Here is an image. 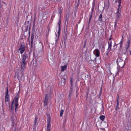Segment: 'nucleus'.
I'll use <instances>...</instances> for the list:
<instances>
[{"mask_svg": "<svg viewBox=\"0 0 131 131\" xmlns=\"http://www.w3.org/2000/svg\"><path fill=\"white\" fill-rule=\"evenodd\" d=\"M93 53L96 57H98L100 55V52L99 50L97 49H95L93 51Z\"/></svg>", "mask_w": 131, "mask_h": 131, "instance_id": "obj_10", "label": "nucleus"}, {"mask_svg": "<svg viewBox=\"0 0 131 131\" xmlns=\"http://www.w3.org/2000/svg\"><path fill=\"white\" fill-rule=\"evenodd\" d=\"M87 51H88V49H86L84 52L85 54H86V53H87Z\"/></svg>", "mask_w": 131, "mask_h": 131, "instance_id": "obj_46", "label": "nucleus"}, {"mask_svg": "<svg viewBox=\"0 0 131 131\" xmlns=\"http://www.w3.org/2000/svg\"><path fill=\"white\" fill-rule=\"evenodd\" d=\"M102 88L101 87V90H100V94L99 95H101V91H102Z\"/></svg>", "mask_w": 131, "mask_h": 131, "instance_id": "obj_47", "label": "nucleus"}, {"mask_svg": "<svg viewBox=\"0 0 131 131\" xmlns=\"http://www.w3.org/2000/svg\"><path fill=\"white\" fill-rule=\"evenodd\" d=\"M66 79L64 78H63L61 79V80L60 82V83L62 85L64 86L65 85Z\"/></svg>", "mask_w": 131, "mask_h": 131, "instance_id": "obj_13", "label": "nucleus"}, {"mask_svg": "<svg viewBox=\"0 0 131 131\" xmlns=\"http://www.w3.org/2000/svg\"><path fill=\"white\" fill-rule=\"evenodd\" d=\"M44 105H47L48 101L45 100L44 101Z\"/></svg>", "mask_w": 131, "mask_h": 131, "instance_id": "obj_33", "label": "nucleus"}, {"mask_svg": "<svg viewBox=\"0 0 131 131\" xmlns=\"http://www.w3.org/2000/svg\"><path fill=\"white\" fill-rule=\"evenodd\" d=\"M86 60L89 64H93L94 63V61L92 59H89V58H86Z\"/></svg>", "mask_w": 131, "mask_h": 131, "instance_id": "obj_12", "label": "nucleus"}, {"mask_svg": "<svg viewBox=\"0 0 131 131\" xmlns=\"http://www.w3.org/2000/svg\"><path fill=\"white\" fill-rule=\"evenodd\" d=\"M19 50H20V53L21 54L25 51V46L21 44L20 46V47Z\"/></svg>", "mask_w": 131, "mask_h": 131, "instance_id": "obj_9", "label": "nucleus"}, {"mask_svg": "<svg viewBox=\"0 0 131 131\" xmlns=\"http://www.w3.org/2000/svg\"><path fill=\"white\" fill-rule=\"evenodd\" d=\"M81 19H80L78 21V24H80V22H81Z\"/></svg>", "mask_w": 131, "mask_h": 131, "instance_id": "obj_44", "label": "nucleus"}, {"mask_svg": "<svg viewBox=\"0 0 131 131\" xmlns=\"http://www.w3.org/2000/svg\"><path fill=\"white\" fill-rule=\"evenodd\" d=\"M48 32L49 33V31H50V29H49V28H48Z\"/></svg>", "mask_w": 131, "mask_h": 131, "instance_id": "obj_52", "label": "nucleus"}, {"mask_svg": "<svg viewBox=\"0 0 131 131\" xmlns=\"http://www.w3.org/2000/svg\"><path fill=\"white\" fill-rule=\"evenodd\" d=\"M111 38H110L109 39V40H111Z\"/></svg>", "mask_w": 131, "mask_h": 131, "instance_id": "obj_56", "label": "nucleus"}, {"mask_svg": "<svg viewBox=\"0 0 131 131\" xmlns=\"http://www.w3.org/2000/svg\"><path fill=\"white\" fill-rule=\"evenodd\" d=\"M91 19H90L89 18V22H88L89 24L90 23V20H91Z\"/></svg>", "mask_w": 131, "mask_h": 131, "instance_id": "obj_51", "label": "nucleus"}, {"mask_svg": "<svg viewBox=\"0 0 131 131\" xmlns=\"http://www.w3.org/2000/svg\"><path fill=\"white\" fill-rule=\"evenodd\" d=\"M108 48L111 49L112 47V41H111L110 43L108 42Z\"/></svg>", "mask_w": 131, "mask_h": 131, "instance_id": "obj_28", "label": "nucleus"}, {"mask_svg": "<svg viewBox=\"0 0 131 131\" xmlns=\"http://www.w3.org/2000/svg\"><path fill=\"white\" fill-rule=\"evenodd\" d=\"M105 118V116L104 115H101L100 117V119L102 121H103Z\"/></svg>", "mask_w": 131, "mask_h": 131, "instance_id": "obj_25", "label": "nucleus"}, {"mask_svg": "<svg viewBox=\"0 0 131 131\" xmlns=\"http://www.w3.org/2000/svg\"><path fill=\"white\" fill-rule=\"evenodd\" d=\"M28 26H27L26 28V29H25V31H27L28 30Z\"/></svg>", "mask_w": 131, "mask_h": 131, "instance_id": "obj_43", "label": "nucleus"}, {"mask_svg": "<svg viewBox=\"0 0 131 131\" xmlns=\"http://www.w3.org/2000/svg\"><path fill=\"white\" fill-rule=\"evenodd\" d=\"M79 4H80V3H77V7H78L79 6Z\"/></svg>", "mask_w": 131, "mask_h": 131, "instance_id": "obj_53", "label": "nucleus"}, {"mask_svg": "<svg viewBox=\"0 0 131 131\" xmlns=\"http://www.w3.org/2000/svg\"><path fill=\"white\" fill-rule=\"evenodd\" d=\"M69 14H67L66 15V18L65 20V22L66 23L67 22V24L68 23V20L69 19Z\"/></svg>", "mask_w": 131, "mask_h": 131, "instance_id": "obj_19", "label": "nucleus"}, {"mask_svg": "<svg viewBox=\"0 0 131 131\" xmlns=\"http://www.w3.org/2000/svg\"><path fill=\"white\" fill-rule=\"evenodd\" d=\"M89 76V75L88 74L87 75V77L88 76Z\"/></svg>", "mask_w": 131, "mask_h": 131, "instance_id": "obj_59", "label": "nucleus"}, {"mask_svg": "<svg viewBox=\"0 0 131 131\" xmlns=\"http://www.w3.org/2000/svg\"><path fill=\"white\" fill-rule=\"evenodd\" d=\"M34 34L32 33L31 37V39L30 40V42L31 43L33 42L34 38Z\"/></svg>", "mask_w": 131, "mask_h": 131, "instance_id": "obj_21", "label": "nucleus"}, {"mask_svg": "<svg viewBox=\"0 0 131 131\" xmlns=\"http://www.w3.org/2000/svg\"><path fill=\"white\" fill-rule=\"evenodd\" d=\"M67 37L64 36L63 41V42L64 44L66 43L67 41Z\"/></svg>", "mask_w": 131, "mask_h": 131, "instance_id": "obj_23", "label": "nucleus"}, {"mask_svg": "<svg viewBox=\"0 0 131 131\" xmlns=\"http://www.w3.org/2000/svg\"><path fill=\"white\" fill-rule=\"evenodd\" d=\"M50 119L48 118L47 119V131H50V129L51 127V125L50 124Z\"/></svg>", "mask_w": 131, "mask_h": 131, "instance_id": "obj_8", "label": "nucleus"}, {"mask_svg": "<svg viewBox=\"0 0 131 131\" xmlns=\"http://www.w3.org/2000/svg\"><path fill=\"white\" fill-rule=\"evenodd\" d=\"M116 62L117 65L121 68H123L124 66V61L120 58L117 59Z\"/></svg>", "mask_w": 131, "mask_h": 131, "instance_id": "obj_2", "label": "nucleus"}, {"mask_svg": "<svg viewBox=\"0 0 131 131\" xmlns=\"http://www.w3.org/2000/svg\"><path fill=\"white\" fill-rule=\"evenodd\" d=\"M64 111L63 110H61L60 111V117H61L63 115Z\"/></svg>", "mask_w": 131, "mask_h": 131, "instance_id": "obj_31", "label": "nucleus"}, {"mask_svg": "<svg viewBox=\"0 0 131 131\" xmlns=\"http://www.w3.org/2000/svg\"><path fill=\"white\" fill-rule=\"evenodd\" d=\"M119 20V19H116L114 23L115 24H119L118 23V20Z\"/></svg>", "mask_w": 131, "mask_h": 131, "instance_id": "obj_36", "label": "nucleus"}, {"mask_svg": "<svg viewBox=\"0 0 131 131\" xmlns=\"http://www.w3.org/2000/svg\"><path fill=\"white\" fill-rule=\"evenodd\" d=\"M48 94H46V96L45 97V100L48 101V99H49V97L48 96Z\"/></svg>", "mask_w": 131, "mask_h": 131, "instance_id": "obj_30", "label": "nucleus"}, {"mask_svg": "<svg viewBox=\"0 0 131 131\" xmlns=\"http://www.w3.org/2000/svg\"><path fill=\"white\" fill-rule=\"evenodd\" d=\"M117 27V24H115L114 26V30H115Z\"/></svg>", "mask_w": 131, "mask_h": 131, "instance_id": "obj_37", "label": "nucleus"}, {"mask_svg": "<svg viewBox=\"0 0 131 131\" xmlns=\"http://www.w3.org/2000/svg\"><path fill=\"white\" fill-rule=\"evenodd\" d=\"M10 120L13 123L14 120V116L12 115L11 117Z\"/></svg>", "mask_w": 131, "mask_h": 131, "instance_id": "obj_26", "label": "nucleus"}, {"mask_svg": "<svg viewBox=\"0 0 131 131\" xmlns=\"http://www.w3.org/2000/svg\"><path fill=\"white\" fill-rule=\"evenodd\" d=\"M123 42V39H122V40L119 43V44H120V47H121L122 46ZM118 45V44H117V45Z\"/></svg>", "mask_w": 131, "mask_h": 131, "instance_id": "obj_34", "label": "nucleus"}, {"mask_svg": "<svg viewBox=\"0 0 131 131\" xmlns=\"http://www.w3.org/2000/svg\"><path fill=\"white\" fill-rule=\"evenodd\" d=\"M119 104V102H117V105L115 108V110L117 111L119 109V108L118 106V105Z\"/></svg>", "mask_w": 131, "mask_h": 131, "instance_id": "obj_22", "label": "nucleus"}, {"mask_svg": "<svg viewBox=\"0 0 131 131\" xmlns=\"http://www.w3.org/2000/svg\"><path fill=\"white\" fill-rule=\"evenodd\" d=\"M94 5H95V3L94 2L93 3V5L91 9V14H93V11L94 10Z\"/></svg>", "mask_w": 131, "mask_h": 131, "instance_id": "obj_17", "label": "nucleus"}, {"mask_svg": "<svg viewBox=\"0 0 131 131\" xmlns=\"http://www.w3.org/2000/svg\"><path fill=\"white\" fill-rule=\"evenodd\" d=\"M19 99L18 97V93L17 95H16L14 99V100H15V111H16V110L18 106V101Z\"/></svg>", "mask_w": 131, "mask_h": 131, "instance_id": "obj_3", "label": "nucleus"}, {"mask_svg": "<svg viewBox=\"0 0 131 131\" xmlns=\"http://www.w3.org/2000/svg\"><path fill=\"white\" fill-rule=\"evenodd\" d=\"M59 14H60V16H59V18H60L61 16V14L62 13V10H61L59 9Z\"/></svg>", "mask_w": 131, "mask_h": 131, "instance_id": "obj_35", "label": "nucleus"}, {"mask_svg": "<svg viewBox=\"0 0 131 131\" xmlns=\"http://www.w3.org/2000/svg\"><path fill=\"white\" fill-rule=\"evenodd\" d=\"M117 2L118 3V8L121 9L122 7L121 6V0H118Z\"/></svg>", "mask_w": 131, "mask_h": 131, "instance_id": "obj_18", "label": "nucleus"}, {"mask_svg": "<svg viewBox=\"0 0 131 131\" xmlns=\"http://www.w3.org/2000/svg\"><path fill=\"white\" fill-rule=\"evenodd\" d=\"M19 93V92H18V93H17V94H18H18H19V93Z\"/></svg>", "mask_w": 131, "mask_h": 131, "instance_id": "obj_61", "label": "nucleus"}, {"mask_svg": "<svg viewBox=\"0 0 131 131\" xmlns=\"http://www.w3.org/2000/svg\"><path fill=\"white\" fill-rule=\"evenodd\" d=\"M98 21H99L100 22L102 23L103 22L102 20V14H101L99 16L97 20Z\"/></svg>", "mask_w": 131, "mask_h": 131, "instance_id": "obj_14", "label": "nucleus"}, {"mask_svg": "<svg viewBox=\"0 0 131 131\" xmlns=\"http://www.w3.org/2000/svg\"><path fill=\"white\" fill-rule=\"evenodd\" d=\"M115 3H116L117 2V1L116 0L115 1Z\"/></svg>", "mask_w": 131, "mask_h": 131, "instance_id": "obj_57", "label": "nucleus"}, {"mask_svg": "<svg viewBox=\"0 0 131 131\" xmlns=\"http://www.w3.org/2000/svg\"><path fill=\"white\" fill-rule=\"evenodd\" d=\"M30 32L29 31V37H28L29 38L30 37Z\"/></svg>", "mask_w": 131, "mask_h": 131, "instance_id": "obj_50", "label": "nucleus"}, {"mask_svg": "<svg viewBox=\"0 0 131 131\" xmlns=\"http://www.w3.org/2000/svg\"><path fill=\"white\" fill-rule=\"evenodd\" d=\"M30 43H31V49H32V47L33 42H32V43H31V42H30Z\"/></svg>", "mask_w": 131, "mask_h": 131, "instance_id": "obj_49", "label": "nucleus"}, {"mask_svg": "<svg viewBox=\"0 0 131 131\" xmlns=\"http://www.w3.org/2000/svg\"><path fill=\"white\" fill-rule=\"evenodd\" d=\"M67 66L66 65H65L64 66H62L61 67V71H63L67 69Z\"/></svg>", "mask_w": 131, "mask_h": 131, "instance_id": "obj_15", "label": "nucleus"}, {"mask_svg": "<svg viewBox=\"0 0 131 131\" xmlns=\"http://www.w3.org/2000/svg\"><path fill=\"white\" fill-rule=\"evenodd\" d=\"M70 90L69 91V98L71 96V94L72 93V90H73V89L71 88H70Z\"/></svg>", "mask_w": 131, "mask_h": 131, "instance_id": "obj_24", "label": "nucleus"}, {"mask_svg": "<svg viewBox=\"0 0 131 131\" xmlns=\"http://www.w3.org/2000/svg\"><path fill=\"white\" fill-rule=\"evenodd\" d=\"M3 2V3H4V4H5V3H4V2Z\"/></svg>", "mask_w": 131, "mask_h": 131, "instance_id": "obj_60", "label": "nucleus"}, {"mask_svg": "<svg viewBox=\"0 0 131 131\" xmlns=\"http://www.w3.org/2000/svg\"><path fill=\"white\" fill-rule=\"evenodd\" d=\"M117 102H119L118 101L119 99V95L118 94H117Z\"/></svg>", "mask_w": 131, "mask_h": 131, "instance_id": "obj_39", "label": "nucleus"}, {"mask_svg": "<svg viewBox=\"0 0 131 131\" xmlns=\"http://www.w3.org/2000/svg\"><path fill=\"white\" fill-rule=\"evenodd\" d=\"M129 46L130 45H128L127 47H126V50H127L129 48Z\"/></svg>", "mask_w": 131, "mask_h": 131, "instance_id": "obj_41", "label": "nucleus"}, {"mask_svg": "<svg viewBox=\"0 0 131 131\" xmlns=\"http://www.w3.org/2000/svg\"><path fill=\"white\" fill-rule=\"evenodd\" d=\"M116 44H115L113 46V47L114 48H113L114 49H115L117 47L116 46Z\"/></svg>", "mask_w": 131, "mask_h": 131, "instance_id": "obj_42", "label": "nucleus"}, {"mask_svg": "<svg viewBox=\"0 0 131 131\" xmlns=\"http://www.w3.org/2000/svg\"><path fill=\"white\" fill-rule=\"evenodd\" d=\"M111 49L108 48L107 49L105 53V57H106L107 58L108 56V53L111 50Z\"/></svg>", "mask_w": 131, "mask_h": 131, "instance_id": "obj_16", "label": "nucleus"}, {"mask_svg": "<svg viewBox=\"0 0 131 131\" xmlns=\"http://www.w3.org/2000/svg\"><path fill=\"white\" fill-rule=\"evenodd\" d=\"M70 82H71H71H72V80H71V81H70Z\"/></svg>", "mask_w": 131, "mask_h": 131, "instance_id": "obj_58", "label": "nucleus"}, {"mask_svg": "<svg viewBox=\"0 0 131 131\" xmlns=\"http://www.w3.org/2000/svg\"><path fill=\"white\" fill-rule=\"evenodd\" d=\"M130 55L131 56V50L130 51Z\"/></svg>", "mask_w": 131, "mask_h": 131, "instance_id": "obj_55", "label": "nucleus"}, {"mask_svg": "<svg viewBox=\"0 0 131 131\" xmlns=\"http://www.w3.org/2000/svg\"><path fill=\"white\" fill-rule=\"evenodd\" d=\"M67 31H66L64 32V36L67 37Z\"/></svg>", "mask_w": 131, "mask_h": 131, "instance_id": "obj_38", "label": "nucleus"}, {"mask_svg": "<svg viewBox=\"0 0 131 131\" xmlns=\"http://www.w3.org/2000/svg\"><path fill=\"white\" fill-rule=\"evenodd\" d=\"M8 88L7 87L6 88V92L5 93V100L6 102H8V105L9 107V108H10V105L9 104V102H8V97L9 96V95H8Z\"/></svg>", "mask_w": 131, "mask_h": 131, "instance_id": "obj_5", "label": "nucleus"}, {"mask_svg": "<svg viewBox=\"0 0 131 131\" xmlns=\"http://www.w3.org/2000/svg\"><path fill=\"white\" fill-rule=\"evenodd\" d=\"M78 3H80V0H78Z\"/></svg>", "mask_w": 131, "mask_h": 131, "instance_id": "obj_54", "label": "nucleus"}, {"mask_svg": "<svg viewBox=\"0 0 131 131\" xmlns=\"http://www.w3.org/2000/svg\"><path fill=\"white\" fill-rule=\"evenodd\" d=\"M102 48H103V52H104V50H105L104 46H103L102 47Z\"/></svg>", "mask_w": 131, "mask_h": 131, "instance_id": "obj_48", "label": "nucleus"}, {"mask_svg": "<svg viewBox=\"0 0 131 131\" xmlns=\"http://www.w3.org/2000/svg\"><path fill=\"white\" fill-rule=\"evenodd\" d=\"M26 60L22 58L21 63V70H24L26 66Z\"/></svg>", "mask_w": 131, "mask_h": 131, "instance_id": "obj_4", "label": "nucleus"}, {"mask_svg": "<svg viewBox=\"0 0 131 131\" xmlns=\"http://www.w3.org/2000/svg\"><path fill=\"white\" fill-rule=\"evenodd\" d=\"M93 15V14H91L90 15V17L89 18V19H91V18H92V17Z\"/></svg>", "mask_w": 131, "mask_h": 131, "instance_id": "obj_45", "label": "nucleus"}, {"mask_svg": "<svg viewBox=\"0 0 131 131\" xmlns=\"http://www.w3.org/2000/svg\"><path fill=\"white\" fill-rule=\"evenodd\" d=\"M24 70H21L19 71L18 73L16 74H15V77L16 78H18L20 81V80H22L24 79Z\"/></svg>", "mask_w": 131, "mask_h": 131, "instance_id": "obj_1", "label": "nucleus"}, {"mask_svg": "<svg viewBox=\"0 0 131 131\" xmlns=\"http://www.w3.org/2000/svg\"><path fill=\"white\" fill-rule=\"evenodd\" d=\"M121 9L118 8L116 12V18L117 19H119L121 18Z\"/></svg>", "mask_w": 131, "mask_h": 131, "instance_id": "obj_7", "label": "nucleus"}, {"mask_svg": "<svg viewBox=\"0 0 131 131\" xmlns=\"http://www.w3.org/2000/svg\"><path fill=\"white\" fill-rule=\"evenodd\" d=\"M21 56L22 57V58L26 60L29 59L30 57L29 53L28 52H27L26 51Z\"/></svg>", "mask_w": 131, "mask_h": 131, "instance_id": "obj_6", "label": "nucleus"}, {"mask_svg": "<svg viewBox=\"0 0 131 131\" xmlns=\"http://www.w3.org/2000/svg\"><path fill=\"white\" fill-rule=\"evenodd\" d=\"M38 118L37 117H36L35 118V121H34V126H35L36 125L37 121Z\"/></svg>", "mask_w": 131, "mask_h": 131, "instance_id": "obj_27", "label": "nucleus"}, {"mask_svg": "<svg viewBox=\"0 0 131 131\" xmlns=\"http://www.w3.org/2000/svg\"><path fill=\"white\" fill-rule=\"evenodd\" d=\"M127 43L128 44V45H130V40L128 39V41L127 42Z\"/></svg>", "mask_w": 131, "mask_h": 131, "instance_id": "obj_40", "label": "nucleus"}, {"mask_svg": "<svg viewBox=\"0 0 131 131\" xmlns=\"http://www.w3.org/2000/svg\"><path fill=\"white\" fill-rule=\"evenodd\" d=\"M14 100H13L12 102L11 105V108L10 110L11 111H12L14 110Z\"/></svg>", "mask_w": 131, "mask_h": 131, "instance_id": "obj_20", "label": "nucleus"}, {"mask_svg": "<svg viewBox=\"0 0 131 131\" xmlns=\"http://www.w3.org/2000/svg\"><path fill=\"white\" fill-rule=\"evenodd\" d=\"M59 21L58 23V25L59 29H58V31L57 33H58V36H59L60 35V30L61 29V25H60L61 23L60 18H59Z\"/></svg>", "mask_w": 131, "mask_h": 131, "instance_id": "obj_11", "label": "nucleus"}, {"mask_svg": "<svg viewBox=\"0 0 131 131\" xmlns=\"http://www.w3.org/2000/svg\"><path fill=\"white\" fill-rule=\"evenodd\" d=\"M86 42H87V40L86 39L85 41H84V45L83 46V48H85L86 47Z\"/></svg>", "mask_w": 131, "mask_h": 131, "instance_id": "obj_29", "label": "nucleus"}, {"mask_svg": "<svg viewBox=\"0 0 131 131\" xmlns=\"http://www.w3.org/2000/svg\"><path fill=\"white\" fill-rule=\"evenodd\" d=\"M41 63V62L40 61H38V62H37V66H40Z\"/></svg>", "mask_w": 131, "mask_h": 131, "instance_id": "obj_32", "label": "nucleus"}]
</instances>
